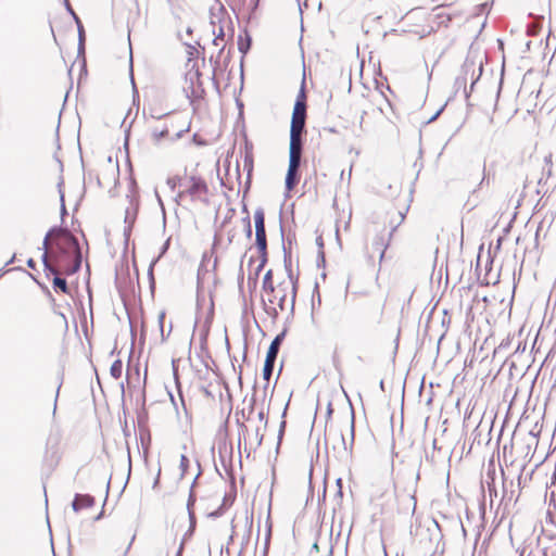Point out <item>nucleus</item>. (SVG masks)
Segmentation results:
<instances>
[{
	"instance_id": "1",
	"label": "nucleus",
	"mask_w": 556,
	"mask_h": 556,
	"mask_svg": "<svg viewBox=\"0 0 556 556\" xmlns=\"http://www.w3.org/2000/svg\"><path fill=\"white\" fill-rule=\"evenodd\" d=\"M42 261L46 276L71 275L81 263V254L76 238L66 229H51L43 240Z\"/></svg>"
},
{
	"instance_id": "2",
	"label": "nucleus",
	"mask_w": 556,
	"mask_h": 556,
	"mask_svg": "<svg viewBox=\"0 0 556 556\" xmlns=\"http://www.w3.org/2000/svg\"><path fill=\"white\" fill-rule=\"evenodd\" d=\"M299 278L291 268L276 274L269 269L263 279V301L267 311L277 315L295 304Z\"/></svg>"
},
{
	"instance_id": "3",
	"label": "nucleus",
	"mask_w": 556,
	"mask_h": 556,
	"mask_svg": "<svg viewBox=\"0 0 556 556\" xmlns=\"http://www.w3.org/2000/svg\"><path fill=\"white\" fill-rule=\"evenodd\" d=\"M306 121V94L302 88L299 92L292 112L289 143V166L286 175V189L292 191L300 181L299 168L302 160V135Z\"/></svg>"
},
{
	"instance_id": "4",
	"label": "nucleus",
	"mask_w": 556,
	"mask_h": 556,
	"mask_svg": "<svg viewBox=\"0 0 556 556\" xmlns=\"http://www.w3.org/2000/svg\"><path fill=\"white\" fill-rule=\"evenodd\" d=\"M451 21V15L443 12L432 15L422 9H413L401 20L402 28L405 31L425 37L431 34L435 27Z\"/></svg>"
},
{
	"instance_id": "5",
	"label": "nucleus",
	"mask_w": 556,
	"mask_h": 556,
	"mask_svg": "<svg viewBox=\"0 0 556 556\" xmlns=\"http://www.w3.org/2000/svg\"><path fill=\"white\" fill-rule=\"evenodd\" d=\"M184 91L192 104L203 100L206 94L202 81V74L200 72L199 60L191 56L188 58L186 62Z\"/></svg>"
},
{
	"instance_id": "6",
	"label": "nucleus",
	"mask_w": 556,
	"mask_h": 556,
	"mask_svg": "<svg viewBox=\"0 0 556 556\" xmlns=\"http://www.w3.org/2000/svg\"><path fill=\"white\" fill-rule=\"evenodd\" d=\"M253 218L255 225V245L258 252V264L255 268V276H258L268 260L264 211L262 208L256 210L254 212Z\"/></svg>"
},
{
	"instance_id": "7",
	"label": "nucleus",
	"mask_w": 556,
	"mask_h": 556,
	"mask_svg": "<svg viewBox=\"0 0 556 556\" xmlns=\"http://www.w3.org/2000/svg\"><path fill=\"white\" fill-rule=\"evenodd\" d=\"M182 188L180 197L188 195L191 200H205L208 193V186L205 179L197 173L186 175Z\"/></svg>"
},
{
	"instance_id": "8",
	"label": "nucleus",
	"mask_w": 556,
	"mask_h": 556,
	"mask_svg": "<svg viewBox=\"0 0 556 556\" xmlns=\"http://www.w3.org/2000/svg\"><path fill=\"white\" fill-rule=\"evenodd\" d=\"M63 454L61 439L58 437L49 438L46 443L42 463L50 470H54L60 465Z\"/></svg>"
},
{
	"instance_id": "9",
	"label": "nucleus",
	"mask_w": 556,
	"mask_h": 556,
	"mask_svg": "<svg viewBox=\"0 0 556 556\" xmlns=\"http://www.w3.org/2000/svg\"><path fill=\"white\" fill-rule=\"evenodd\" d=\"M390 10H392L391 0H369L367 8L368 14L375 16L376 18H381L382 16L387 15Z\"/></svg>"
},
{
	"instance_id": "10",
	"label": "nucleus",
	"mask_w": 556,
	"mask_h": 556,
	"mask_svg": "<svg viewBox=\"0 0 556 556\" xmlns=\"http://www.w3.org/2000/svg\"><path fill=\"white\" fill-rule=\"evenodd\" d=\"M94 503V497L89 494H76L72 507L75 511H79L81 509L91 508Z\"/></svg>"
},
{
	"instance_id": "11",
	"label": "nucleus",
	"mask_w": 556,
	"mask_h": 556,
	"mask_svg": "<svg viewBox=\"0 0 556 556\" xmlns=\"http://www.w3.org/2000/svg\"><path fill=\"white\" fill-rule=\"evenodd\" d=\"M390 244V236L386 237L384 235H377L372 241L374 251L379 253V262L381 263L386 251Z\"/></svg>"
},
{
	"instance_id": "12",
	"label": "nucleus",
	"mask_w": 556,
	"mask_h": 556,
	"mask_svg": "<svg viewBox=\"0 0 556 556\" xmlns=\"http://www.w3.org/2000/svg\"><path fill=\"white\" fill-rule=\"evenodd\" d=\"M283 338H285V332H281L271 341V343L268 348L267 354H266V358L276 361L278 352H279V348L281 345Z\"/></svg>"
},
{
	"instance_id": "13",
	"label": "nucleus",
	"mask_w": 556,
	"mask_h": 556,
	"mask_svg": "<svg viewBox=\"0 0 556 556\" xmlns=\"http://www.w3.org/2000/svg\"><path fill=\"white\" fill-rule=\"evenodd\" d=\"M139 439H140V443H141V446L143 450V454L148 455L150 447H151V441H152L151 433H150L149 429H147V428L140 429Z\"/></svg>"
},
{
	"instance_id": "14",
	"label": "nucleus",
	"mask_w": 556,
	"mask_h": 556,
	"mask_svg": "<svg viewBox=\"0 0 556 556\" xmlns=\"http://www.w3.org/2000/svg\"><path fill=\"white\" fill-rule=\"evenodd\" d=\"M54 278L52 280L53 289L55 292H62L64 294H70V288L64 278H61L59 275H53Z\"/></svg>"
},
{
	"instance_id": "15",
	"label": "nucleus",
	"mask_w": 556,
	"mask_h": 556,
	"mask_svg": "<svg viewBox=\"0 0 556 556\" xmlns=\"http://www.w3.org/2000/svg\"><path fill=\"white\" fill-rule=\"evenodd\" d=\"M110 374L114 379H119L123 374V362L121 359H116L112 363L110 367Z\"/></svg>"
},
{
	"instance_id": "16",
	"label": "nucleus",
	"mask_w": 556,
	"mask_h": 556,
	"mask_svg": "<svg viewBox=\"0 0 556 556\" xmlns=\"http://www.w3.org/2000/svg\"><path fill=\"white\" fill-rule=\"evenodd\" d=\"M274 364H275V359L265 358V364H264V368H263L264 380H266V381L270 380V377H271L273 370H274Z\"/></svg>"
},
{
	"instance_id": "17",
	"label": "nucleus",
	"mask_w": 556,
	"mask_h": 556,
	"mask_svg": "<svg viewBox=\"0 0 556 556\" xmlns=\"http://www.w3.org/2000/svg\"><path fill=\"white\" fill-rule=\"evenodd\" d=\"M244 166L248 167L249 174L253 169V155L252 152H248L244 157Z\"/></svg>"
},
{
	"instance_id": "18",
	"label": "nucleus",
	"mask_w": 556,
	"mask_h": 556,
	"mask_svg": "<svg viewBox=\"0 0 556 556\" xmlns=\"http://www.w3.org/2000/svg\"><path fill=\"white\" fill-rule=\"evenodd\" d=\"M181 473L185 475L189 468V458L186 455L180 456Z\"/></svg>"
},
{
	"instance_id": "19",
	"label": "nucleus",
	"mask_w": 556,
	"mask_h": 556,
	"mask_svg": "<svg viewBox=\"0 0 556 556\" xmlns=\"http://www.w3.org/2000/svg\"><path fill=\"white\" fill-rule=\"evenodd\" d=\"M168 132H169L168 128H167V127H165L164 129H162V130H161V131H159V132H157V131H154V132H153V137H154V139H155L156 141H159L162 137L168 136Z\"/></svg>"
},
{
	"instance_id": "20",
	"label": "nucleus",
	"mask_w": 556,
	"mask_h": 556,
	"mask_svg": "<svg viewBox=\"0 0 556 556\" xmlns=\"http://www.w3.org/2000/svg\"><path fill=\"white\" fill-rule=\"evenodd\" d=\"M134 540H135V535H132L131 540L129 541V543H128V545H127V547H126V549H125L124 556H126V554H127V553H128V551L130 549V547H131V544H132Z\"/></svg>"
},
{
	"instance_id": "21",
	"label": "nucleus",
	"mask_w": 556,
	"mask_h": 556,
	"mask_svg": "<svg viewBox=\"0 0 556 556\" xmlns=\"http://www.w3.org/2000/svg\"><path fill=\"white\" fill-rule=\"evenodd\" d=\"M182 549H184V542H181V543L179 544V547H178V551H177V553H176V556H181V554H182Z\"/></svg>"
},
{
	"instance_id": "22",
	"label": "nucleus",
	"mask_w": 556,
	"mask_h": 556,
	"mask_svg": "<svg viewBox=\"0 0 556 556\" xmlns=\"http://www.w3.org/2000/svg\"><path fill=\"white\" fill-rule=\"evenodd\" d=\"M27 265L30 267V268H35V262L33 258H29L28 262H27Z\"/></svg>"
},
{
	"instance_id": "23",
	"label": "nucleus",
	"mask_w": 556,
	"mask_h": 556,
	"mask_svg": "<svg viewBox=\"0 0 556 556\" xmlns=\"http://www.w3.org/2000/svg\"><path fill=\"white\" fill-rule=\"evenodd\" d=\"M248 236H251V224L250 219H247Z\"/></svg>"
},
{
	"instance_id": "24",
	"label": "nucleus",
	"mask_w": 556,
	"mask_h": 556,
	"mask_svg": "<svg viewBox=\"0 0 556 556\" xmlns=\"http://www.w3.org/2000/svg\"><path fill=\"white\" fill-rule=\"evenodd\" d=\"M313 548H314L317 553L319 552V546H318V543H317V542H315V543L313 544Z\"/></svg>"
}]
</instances>
